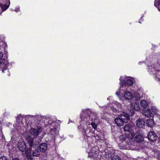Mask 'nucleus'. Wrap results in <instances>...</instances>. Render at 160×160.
I'll return each instance as SVG.
<instances>
[{"label": "nucleus", "mask_w": 160, "mask_h": 160, "mask_svg": "<svg viewBox=\"0 0 160 160\" xmlns=\"http://www.w3.org/2000/svg\"><path fill=\"white\" fill-rule=\"evenodd\" d=\"M134 114L133 109L131 110V112L126 113L123 112L122 114L118 115V118H116L114 121L116 124L119 127L123 125L124 123L128 122L129 119V117L132 116Z\"/></svg>", "instance_id": "f257e3e1"}, {"label": "nucleus", "mask_w": 160, "mask_h": 160, "mask_svg": "<svg viewBox=\"0 0 160 160\" xmlns=\"http://www.w3.org/2000/svg\"><path fill=\"white\" fill-rule=\"evenodd\" d=\"M85 114H87V116L86 118H89L91 119L92 121L95 122V120L97 119V116L96 113L94 112H92L89 109L85 110Z\"/></svg>", "instance_id": "f03ea898"}, {"label": "nucleus", "mask_w": 160, "mask_h": 160, "mask_svg": "<svg viewBox=\"0 0 160 160\" xmlns=\"http://www.w3.org/2000/svg\"><path fill=\"white\" fill-rule=\"evenodd\" d=\"M27 140L29 146V148L30 149H31L32 148H35L39 144L38 142H36L34 140L33 138H31L30 137H28Z\"/></svg>", "instance_id": "7ed1b4c3"}, {"label": "nucleus", "mask_w": 160, "mask_h": 160, "mask_svg": "<svg viewBox=\"0 0 160 160\" xmlns=\"http://www.w3.org/2000/svg\"><path fill=\"white\" fill-rule=\"evenodd\" d=\"M148 138L150 141L153 142L156 140L157 137L154 132L151 131L148 133Z\"/></svg>", "instance_id": "20e7f679"}, {"label": "nucleus", "mask_w": 160, "mask_h": 160, "mask_svg": "<svg viewBox=\"0 0 160 160\" xmlns=\"http://www.w3.org/2000/svg\"><path fill=\"white\" fill-rule=\"evenodd\" d=\"M18 149L22 152L26 151V143L24 141L20 142H18Z\"/></svg>", "instance_id": "39448f33"}, {"label": "nucleus", "mask_w": 160, "mask_h": 160, "mask_svg": "<svg viewBox=\"0 0 160 160\" xmlns=\"http://www.w3.org/2000/svg\"><path fill=\"white\" fill-rule=\"evenodd\" d=\"M97 153H98V151H95L94 148H92L88 153V157L91 158H96L98 156Z\"/></svg>", "instance_id": "423d86ee"}, {"label": "nucleus", "mask_w": 160, "mask_h": 160, "mask_svg": "<svg viewBox=\"0 0 160 160\" xmlns=\"http://www.w3.org/2000/svg\"><path fill=\"white\" fill-rule=\"evenodd\" d=\"M134 136L132 134H130L126 136V138L125 139V142H126L129 145L132 144L133 142Z\"/></svg>", "instance_id": "0eeeda50"}, {"label": "nucleus", "mask_w": 160, "mask_h": 160, "mask_svg": "<svg viewBox=\"0 0 160 160\" xmlns=\"http://www.w3.org/2000/svg\"><path fill=\"white\" fill-rule=\"evenodd\" d=\"M137 126L138 128H142L145 126V122L141 118H138L136 121Z\"/></svg>", "instance_id": "6e6552de"}, {"label": "nucleus", "mask_w": 160, "mask_h": 160, "mask_svg": "<svg viewBox=\"0 0 160 160\" xmlns=\"http://www.w3.org/2000/svg\"><path fill=\"white\" fill-rule=\"evenodd\" d=\"M47 149V145L46 143H42L40 145L39 149L41 152H44Z\"/></svg>", "instance_id": "1a4fd4ad"}, {"label": "nucleus", "mask_w": 160, "mask_h": 160, "mask_svg": "<svg viewBox=\"0 0 160 160\" xmlns=\"http://www.w3.org/2000/svg\"><path fill=\"white\" fill-rule=\"evenodd\" d=\"M142 113L146 117L149 118L151 116L152 112L149 109H145L143 110L142 112Z\"/></svg>", "instance_id": "9d476101"}, {"label": "nucleus", "mask_w": 160, "mask_h": 160, "mask_svg": "<svg viewBox=\"0 0 160 160\" xmlns=\"http://www.w3.org/2000/svg\"><path fill=\"white\" fill-rule=\"evenodd\" d=\"M142 135H137L135 137L134 140L139 143L141 142L144 141V137Z\"/></svg>", "instance_id": "9b49d317"}, {"label": "nucleus", "mask_w": 160, "mask_h": 160, "mask_svg": "<svg viewBox=\"0 0 160 160\" xmlns=\"http://www.w3.org/2000/svg\"><path fill=\"white\" fill-rule=\"evenodd\" d=\"M124 96L127 99L131 100L133 98V96L131 92H128L124 93Z\"/></svg>", "instance_id": "f8f14e48"}, {"label": "nucleus", "mask_w": 160, "mask_h": 160, "mask_svg": "<svg viewBox=\"0 0 160 160\" xmlns=\"http://www.w3.org/2000/svg\"><path fill=\"white\" fill-rule=\"evenodd\" d=\"M111 160H122L121 158L118 155H115L113 154L109 155Z\"/></svg>", "instance_id": "ddd939ff"}, {"label": "nucleus", "mask_w": 160, "mask_h": 160, "mask_svg": "<svg viewBox=\"0 0 160 160\" xmlns=\"http://www.w3.org/2000/svg\"><path fill=\"white\" fill-rule=\"evenodd\" d=\"M30 132L31 135L33 136L35 138H36L38 136L37 130L35 128H31L30 130Z\"/></svg>", "instance_id": "4468645a"}, {"label": "nucleus", "mask_w": 160, "mask_h": 160, "mask_svg": "<svg viewBox=\"0 0 160 160\" xmlns=\"http://www.w3.org/2000/svg\"><path fill=\"white\" fill-rule=\"evenodd\" d=\"M146 124L150 127H152L154 125V122L152 119H149L147 120Z\"/></svg>", "instance_id": "2eb2a0df"}, {"label": "nucleus", "mask_w": 160, "mask_h": 160, "mask_svg": "<svg viewBox=\"0 0 160 160\" xmlns=\"http://www.w3.org/2000/svg\"><path fill=\"white\" fill-rule=\"evenodd\" d=\"M140 105L142 108H145L147 107L148 104L146 101L144 100H142L140 101Z\"/></svg>", "instance_id": "dca6fc26"}, {"label": "nucleus", "mask_w": 160, "mask_h": 160, "mask_svg": "<svg viewBox=\"0 0 160 160\" xmlns=\"http://www.w3.org/2000/svg\"><path fill=\"white\" fill-rule=\"evenodd\" d=\"M32 155L33 156L38 157L40 155V152L38 149H36L33 152Z\"/></svg>", "instance_id": "f3484780"}, {"label": "nucleus", "mask_w": 160, "mask_h": 160, "mask_svg": "<svg viewBox=\"0 0 160 160\" xmlns=\"http://www.w3.org/2000/svg\"><path fill=\"white\" fill-rule=\"evenodd\" d=\"M131 128L130 125L128 124H126L123 127V130L125 131L128 132Z\"/></svg>", "instance_id": "a211bd4d"}, {"label": "nucleus", "mask_w": 160, "mask_h": 160, "mask_svg": "<svg viewBox=\"0 0 160 160\" xmlns=\"http://www.w3.org/2000/svg\"><path fill=\"white\" fill-rule=\"evenodd\" d=\"M1 8L3 11L6 10L9 7V6L6 4H0Z\"/></svg>", "instance_id": "6ab92c4d"}, {"label": "nucleus", "mask_w": 160, "mask_h": 160, "mask_svg": "<svg viewBox=\"0 0 160 160\" xmlns=\"http://www.w3.org/2000/svg\"><path fill=\"white\" fill-rule=\"evenodd\" d=\"M37 134L38 135L40 134L42 132V128L40 126H38L37 127Z\"/></svg>", "instance_id": "aec40b11"}, {"label": "nucleus", "mask_w": 160, "mask_h": 160, "mask_svg": "<svg viewBox=\"0 0 160 160\" xmlns=\"http://www.w3.org/2000/svg\"><path fill=\"white\" fill-rule=\"evenodd\" d=\"M126 84L129 86H131L133 84V81L131 79H128L126 82Z\"/></svg>", "instance_id": "412c9836"}, {"label": "nucleus", "mask_w": 160, "mask_h": 160, "mask_svg": "<svg viewBox=\"0 0 160 160\" xmlns=\"http://www.w3.org/2000/svg\"><path fill=\"white\" fill-rule=\"evenodd\" d=\"M126 138V136H125L124 135H122L120 136L119 138V139L121 140L122 141H125V139Z\"/></svg>", "instance_id": "4be33fe9"}, {"label": "nucleus", "mask_w": 160, "mask_h": 160, "mask_svg": "<svg viewBox=\"0 0 160 160\" xmlns=\"http://www.w3.org/2000/svg\"><path fill=\"white\" fill-rule=\"evenodd\" d=\"M91 125L94 129L97 128V126L93 121H92V122H91Z\"/></svg>", "instance_id": "5701e85b"}, {"label": "nucleus", "mask_w": 160, "mask_h": 160, "mask_svg": "<svg viewBox=\"0 0 160 160\" xmlns=\"http://www.w3.org/2000/svg\"><path fill=\"white\" fill-rule=\"evenodd\" d=\"M0 160H9L7 157L5 156H2L0 157Z\"/></svg>", "instance_id": "b1692460"}, {"label": "nucleus", "mask_w": 160, "mask_h": 160, "mask_svg": "<svg viewBox=\"0 0 160 160\" xmlns=\"http://www.w3.org/2000/svg\"><path fill=\"white\" fill-rule=\"evenodd\" d=\"M136 133L138 134L137 135H142V131L139 130H137Z\"/></svg>", "instance_id": "393cba45"}, {"label": "nucleus", "mask_w": 160, "mask_h": 160, "mask_svg": "<svg viewBox=\"0 0 160 160\" xmlns=\"http://www.w3.org/2000/svg\"><path fill=\"white\" fill-rule=\"evenodd\" d=\"M22 117V116L21 114H19L17 117L16 118V120L17 121H19L20 118H21Z\"/></svg>", "instance_id": "a878e982"}, {"label": "nucleus", "mask_w": 160, "mask_h": 160, "mask_svg": "<svg viewBox=\"0 0 160 160\" xmlns=\"http://www.w3.org/2000/svg\"><path fill=\"white\" fill-rule=\"evenodd\" d=\"M121 85L122 86H125L126 85V82L124 80L121 81Z\"/></svg>", "instance_id": "bb28decb"}, {"label": "nucleus", "mask_w": 160, "mask_h": 160, "mask_svg": "<svg viewBox=\"0 0 160 160\" xmlns=\"http://www.w3.org/2000/svg\"><path fill=\"white\" fill-rule=\"evenodd\" d=\"M152 111L156 113L157 112V109L155 108H152Z\"/></svg>", "instance_id": "cd10ccee"}, {"label": "nucleus", "mask_w": 160, "mask_h": 160, "mask_svg": "<svg viewBox=\"0 0 160 160\" xmlns=\"http://www.w3.org/2000/svg\"><path fill=\"white\" fill-rule=\"evenodd\" d=\"M26 155L27 158H29L30 157V153L27 152H26Z\"/></svg>", "instance_id": "c85d7f7f"}, {"label": "nucleus", "mask_w": 160, "mask_h": 160, "mask_svg": "<svg viewBox=\"0 0 160 160\" xmlns=\"http://www.w3.org/2000/svg\"><path fill=\"white\" fill-rule=\"evenodd\" d=\"M96 137L97 138V139H98L100 140L101 139V136L99 134H97L96 135Z\"/></svg>", "instance_id": "c756f323"}, {"label": "nucleus", "mask_w": 160, "mask_h": 160, "mask_svg": "<svg viewBox=\"0 0 160 160\" xmlns=\"http://www.w3.org/2000/svg\"><path fill=\"white\" fill-rule=\"evenodd\" d=\"M112 108V111L114 112H117V110L116 109L114 108Z\"/></svg>", "instance_id": "7c9ffc66"}, {"label": "nucleus", "mask_w": 160, "mask_h": 160, "mask_svg": "<svg viewBox=\"0 0 160 160\" xmlns=\"http://www.w3.org/2000/svg\"><path fill=\"white\" fill-rule=\"evenodd\" d=\"M12 160H20L19 158H12Z\"/></svg>", "instance_id": "2f4dec72"}, {"label": "nucleus", "mask_w": 160, "mask_h": 160, "mask_svg": "<svg viewBox=\"0 0 160 160\" xmlns=\"http://www.w3.org/2000/svg\"><path fill=\"white\" fill-rule=\"evenodd\" d=\"M157 158L158 160H160V153L158 154Z\"/></svg>", "instance_id": "473e14b6"}, {"label": "nucleus", "mask_w": 160, "mask_h": 160, "mask_svg": "<svg viewBox=\"0 0 160 160\" xmlns=\"http://www.w3.org/2000/svg\"><path fill=\"white\" fill-rule=\"evenodd\" d=\"M5 71H6L8 72V70L7 71V68H4L2 70V72L3 73H4V72H5Z\"/></svg>", "instance_id": "72a5a7b5"}, {"label": "nucleus", "mask_w": 160, "mask_h": 160, "mask_svg": "<svg viewBox=\"0 0 160 160\" xmlns=\"http://www.w3.org/2000/svg\"><path fill=\"white\" fill-rule=\"evenodd\" d=\"M154 5L155 7H157V1H156V0H155L154 1Z\"/></svg>", "instance_id": "f704fd0d"}, {"label": "nucleus", "mask_w": 160, "mask_h": 160, "mask_svg": "<svg viewBox=\"0 0 160 160\" xmlns=\"http://www.w3.org/2000/svg\"><path fill=\"white\" fill-rule=\"evenodd\" d=\"M3 54L2 53L0 52V58H2L3 57Z\"/></svg>", "instance_id": "c9c22d12"}, {"label": "nucleus", "mask_w": 160, "mask_h": 160, "mask_svg": "<svg viewBox=\"0 0 160 160\" xmlns=\"http://www.w3.org/2000/svg\"><path fill=\"white\" fill-rule=\"evenodd\" d=\"M116 94L117 96H119V92H116Z\"/></svg>", "instance_id": "e433bc0d"}, {"label": "nucleus", "mask_w": 160, "mask_h": 160, "mask_svg": "<svg viewBox=\"0 0 160 160\" xmlns=\"http://www.w3.org/2000/svg\"><path fill=\"white\" fill-rule=\"evenodd\" d=\"M55 129H56L55 128H54V129H53V128L51 129V131H52V130H55Z\"/></svg>", "instance_id": "4c0bfd02"}, {"label": "nucleus", "mask_w": 160, "mask_h": 160, "mask_svg": "<svg viewBox=\"0 0 160 160\" xmlns=\"http://www.w3.org/2000/svg\"><path fill=\"white\" fill-rule=\"evenodd\" d=\"M82 132H86V131L84 129L83 130V131H82Z\"/></svg>", "instance_id": "58836bf2"}, {"label": "nucleus", "mask_w": 160, "mask_h": 160, "mask_svg": "<svg viewBox=\"0 0 160 160\" xmlns=\"http://www.w3.org/2000/svg\"><path fill=\"white\" fill-rule=\"evenodd\" d=\"M81 118L82 119V115L81 116Z\"/></svg>", "instance_id": "ea45409f"}, {"label": "nucleus", "mask_w": 160, "mask_h": 160, "mask_svg": "<svg viewBox=\"0 0 160 160\" xmlns=\"http://www.w3.org/2000/svg\"><path fill=\"white\" fill-rule=\"evenodd\" d=\"M1 121H0V125L1 124Z\"/></svg>", "instance_id": "a19ab883"}, {"label": "nucleus", "mask_w": 160, "mask_h": 160, "mask_svg": "<svg viewBox=\"0 0 160 160\" xmlns=\"http://www.w3.org/2000/svg\"><path fill=\"white\" fill-rule=\"evenodd\" d=\"M78 128H79V126H78Z\"/></svg>", "instance_id": "79ce46f5"}, {"label": "nucleus", "mask_w": 160, "mask_h": 160, "mask_svg": "<svg viewBox=\"0 0 160 160\" xmlns=\"http://www.w3.org/2000/svg\"><path fill=\"white\" fill-rule=\"evenodd\" d=\"M30 160H33L32 159H30Z\"/></svg>", "instance_id": "37998d69"}]
</instances>
